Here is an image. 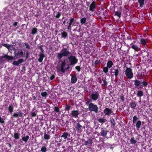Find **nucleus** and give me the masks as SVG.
<instances>
[{
	"mask_svg": "<svg viewBox=\"0 0 152 152\" xmlns=\"http://www.w3.org/2000/svg\"><path fill=\"white\" fill-rule=\"evenodd\" d=\"M75 128L76 130H77L78 132H80V131L82 128V126L78 123L76 125Z\"/></svg>",
	"mask_w": 152,
	"mask_h": 152,
	"instance_id": "nucleus-19",
	"label": "nucleus"
},
{
	"mask_svg": "<svg viewBox=\"0 0 152 152\" xmlns=\"http://www.w3.org/2000/svg\"><path fill=\"white\" fill-rule=\"evenodd\" d=\"M71 108V107L70 105H68L67 104H65V109L64 110L66 111H67L68 113H69V111Z\"/></svg>",
	"mask_w": 152,
	"mask_h": 152,
	"instance_id": "nucleus-22",
	"label": "nucleus"
},
{
	"mask_svg": "<svg viewBox=\"0 0 152 152\" xmlns=\"http://www.w3.org/2000/svg\"><path fill=\"white\" fill-rule=\"evenodd\" d=\"M86 19L85 18H82L80 20V23L82 24L85 23L86 21Z\"/></svg>",
	"mask_w": 152,
	"mask_h": 152,
	"instance_id": "nucleus-37",
	"label": "nucleus"
},
{
	"mask_svg": "<svg viewBox=\"0 0 152 152\" xmlns=\"http://www.w3.org/2000/svg\"><path fill=\"white\" fill-rule=\"evenodd\" d=\"M23 52L21 51L18 52L16 54V55L20 57L23 56Z\"/></svg>",
	"mask_w": 152,
	"mask_h": 152,
	"instance_id": "nucleus-28",
	"label": "nucleus"
},
{
	"mask_svg": "<svg viewBox=\"0 0 152 152\" xmlns=\"http://www.w3.org/2000/svg\"><path fill=\"white\" fill-rule=\"evenodd\" d=\"M37 31V29L35 27H34L31 30V33L32 34L34 35L36 33Z\"/></svg>",
	"mask_w": 152,
	"mask_h": 152,
	"instance_id": "nucleus-33",
	"label": "nucleus"
},
{
	"mask_svg": "<svg viewBox=\"0 0 152 152\" xmlns=\"http://www.w3.org/2000/svg\"><path fill=\"white\" fill-rule=\"evenodd\" d=\"M138 118L136 115L134 116L133 118V124H135L136 123L137 121L138 120Z\"/></svg>",
	"mask_w": 152,
	"mask_h": 152,
	"instance_id": "nucleus-38",
	"label": "nucleus"
},
{
	"mask_svg": "<svg viewBox=\"0 0 152 152\" xmlns=\"http://www.w3.org/2000/svg\"><path fill=\"white\" fill-rule=\"evenodd\" d=\"M135 125L137 129H139L140 128V126L141 124V122L139 120L137 122H136Z\"/></svg>",
	"mask_w": 152,
	"mask_h": 152,
	"instance_id": "nucleus-27",
	"label": "nucleus"
},
{
	"mask_svg": "<svg viewBox=\"0 0 152 152\" xmlns=\"http://www.w3.org/2000/svg\"><path fill=\"white\" fill-rule=\"evenodd\" d=\"M79 114V110H72L71 111V113L69 114V116L72 117L77 118Z\"/></svg>",
	"mask_w": 152,
	"mask_h": 152,
	"instance_id": "nucleus-8",
	"label": "nucleus"
},
{
	"mask_svg": "<svg viewBox=\"0 0 152 152\" xmlns=\"http://www.w3.org/2000/svg\"><path fill=\"white\" fill-rule=\"evenodd\" d=\"M104 113L106 115H110L113 112L112 110L109 108H105L104 110Z\"/></svg>",
	"mask_w": 152,
	"mask_h": 152,
	"instance_id": "nucleus-10",
	"label": "nucleus"
},
{
	"mask_svg": "<svg viewBox=\"0 0 152 152\" xmlns=\"http://www.w3.org/2000/svg\"><path fill=\"white\" fill-rule=\"evenodd\" d=\"M30 114L32 117H35L37 115V113L34 112H31Z\"/></svg>",
	"mask_w": 152,
	"mask_h": 152,
	"instance_id": "nucleus-50",
	"label": "nucleus"
},
{
	"mask_svg": "<svg viewBox=\"0 0 152 152\" xmlns=\"http://www.w3.org/2000/svg\"><path fill=\"white\" fill-rule=\"evenodd\" d=\"M12 116L13 117L16 118H18L19 116L22 117L23 116V113L21 111H20L18 112V113H13Z\"/></svg>",
	"mask_w": 152,
	"mask_h": 152,
	"instance_id": "nucleus-11",
	"label": "nucleus"
},
{
	"mask_svg": "<svg viewBox=\"0 0 152 152\" xmlns=\"http://www.w3.org/2000/svg\"><path fill=\"white\" fill-rule=\"evenodd\" d=\"M1 57V58H5L6 59L8 60H13L15 59L14 57L12 56H9L7 54L2 56Z\"/></svg>",
	"mask_w": 152,
	"mask_h": 152,
	"instance_id": "nucleus-13",
	"label": "nucleus"
},
{
	"mask_svg": "<svg viewBox=\"0 0 152 152\" xmlns=\"http://www.w3.org/2000/svg\"><path fill=\"white\" fill-rule=\"evenodd\" d=\"M61 13L60 12H57V14L55 16L56 18H60V17L61 16Z\"/></svg>",
	"mask_w": 152,
	"mask_h": 152,
	"instance_id": "nucleus-46",
	"label": "nucleus"
},
{
	"mask_svg": "<svg viewBox=\"0 0 152 152\" xmlns=\"http://www.w3.org/2000/svg\"><path fill=\"white\" fill-rule=\"evenodd\" d=\"M58 53L57 57L58 59H61L63 57H66L72 55V53L69 51L61 52Z\"/></svg>",
	"mask_w": 152,
	"mask_h": 152,
	"instance_id": "nucleus-3",
	"label": "nucleus"
},
{
	"mask_svg": "<svg viewBox=\"0 0 152 152\" xmlns=\"http://www.w3.org/2000/svg\"><path fill=\"white\" fill-rule=\"evenodd\" d=\"M96 7V2L94 1H92L91 3L89 6V10L93 12Z\"/></svg>",
	"mask_w": 152,
	"mask_h": 152,
	"instance_id": "nucleus-9",
	"label": "nucleus"
},
{
	"mask_svg": "<svg viewBox=\"0 0 152 152\" xmlns=\"http://www.w3.org/2000/svg\"><path fill=\"white\" fill-rule=\"evenodd\" d=\"M143 95V92L141 90H138L137 92V96L139 97H141Z\"/></svg>",
	"mask_w": 152,
	"mask_h": 152,
	"instance_id": "nucleus-21",
	"label": "nucleus"
},
{
	"mask_svg": "<svg viewBox=\"0 0 152 152\" xmlns=\"http://www.w3.org/2000/svg\"><path fill=\"white\" fill-rule=\"evenodd\" d=\"M125 72V75L128 78L131 79L133 77V74L132 70L130 68L126 67Z\"/></svg>",
	"mask_w": 152,
	"mask_h": 152,
	"instance_id": "nucleus-4",
	"label": "nucleus"
},
{
	"mask_svg": "<svg viewBox=\"0 0 152 152\" xmlns=\"http://www.w3.org/2000/svg\"><path fill=\"white\" fill-rule=\"evenodd\" d=\"M91 100L90 99H89L88 100H87L86 102V104L88 106L89 104L91 102Z\"/></svg>",
	"mask_w": 152,
	"mask_h": 152,
	"instance_id": "nucleus-57",
	"label": "nucleus"
},
{
	"mask_svg": "<svg viewBox=\"0 0 152 152\" xmlns=\"http://www.w3.org/2000/svg\"><path fill=\"white\" fill-rule=\"evenodd\" d=\"M113 65V62L111 61H109L107 63V66L108 68H110L112 67Z\"/></svg>",
	"mask_w": 152,
	"mask_h": 152,
	"instance_id": "nucleus-26",
	"label": "nucleus"
},
{
	"mask_svg": "<svg viewBox=\"0 0 152 152\" xmlns=\"http://www.w3.org/2000/svg\"><path fill=\"white\" fill-rule=\"evenodd\" d=\"M77 78L75 75H74L72 76L71 79V82L72 84L75 83L77 81Z\"/></svg>",
	"mask_w": 152,
	"mask_h": 152,
	"instance_id": "nucleus-15",
	"label": "nucleus"
},
{
	"mask_svg": "<svg viewBox=\"0 0 152 152\" xmlns=\"http://www.w3.org/2000/svg\"><path fill=\"white\" fill-rule=\"evenodd\" d=\"M41 151L42 152H46L47 151V148L45 146H43L41 148Z\"/></svg>",
	"mask_w": 152,
	"mask_h": 152,
	"instance_id": "nucleus-45",
	"label": "nucleus"
},
{
	"mask_svg": "<svg viewBox=\"0 0 152 152\" xmlns=\"http://www.w3.org/2000/svg\"><path fill=\"white\" fill-rule=\"evenodd\" d=\"M108 68L107 66L104 67L103 69V72L105 73H107L108 71Z\"/></svg>",
	"mask_w": 152,
	"mask_h": 152,
	"instance_id": "nucleus-42",
	"label": "nucleus"
},
{
	"mask_svg": "<svg viewBox=\"0 0 152 152\" xmlns=\"http://www.w3.org/2000/svg\"><path fill=\"white\" fill-rule=\"evenodd\" d=\"M13 109L14 107L12 105H10L9 106L8 108V110L9 111V112L10 114H11L13 112Z\"/></svg>",
	"mask_w": 152,
	"mask_h": 152,
	"instance_id": "nucleus-29",
	"label": "nucleus"
},
{
	"mask_svg": "<svg viewBox=\"0 0 152 152\" xmlns=\"http://www.w3.org/2000/svg\"><path fill=\"white\" fill-rule=\"evenodd\" d=\"M5 123V121H4V119L1 118V115H0V123L1 124H4Z\"/></svg>",
	"mask_w": 152,
	"mask_h": 152,
	"instance_id": "nucleus-48",
	"label": "nucleus"
},
{
	"mask_svg": "<svg viewBox=\"0 0 152 152\" xmlns=\"http://www.w3.org/2000/svg\"><path fill=\"white\" fill-rule=\"evenodd\" d=\"M148 84V81L145 79H143L142 81H141V86L140 88H142V87L144 88L147 87Z\"/></svg>",
	"mask_w": 152,
	"mask_h": 152,
	"instance_id": "nucleus-14",
	"label": "nucleus"
},
{
	"mask_svg": "<svg viewBox=\"0 0 152 152\" xmlns=\"http://www.w3.org/2000/svg\"><path fill=\"white\" fill-rule=\"evenodd\" d=\"M66 67L65 68H64V69H65V71L66 70H69L70 68V66H72V65H70V64H66Z\"/></svg>",
	"mask_w": 152,
	"mask_h": 152,
	"instance_id": "nucleus-44",
	"label": "nucleus"
},
{
	"mask_svg": "<svg viewBox=\"0 0 152 152\" xmlns=\"http://www.w3.org/2000/svg\"><path fill=\"white\" fill-rule=\"evenodd\" d=\"M39 58L38 59V61L40 63L42 62L43 58L45 57L44 53H40L39 55Z\"/></svg>",
	"mask_w": 152,
	"mask_h": 152,
	"instance_id": "nucleus-16",
	"label": "nucleus"
},
{
	"mask_svg": "<svg viewBox=\"0 0 152 152\" xmlns=\"http://www.w3.org/2000/svg\"><path fill=\"white\" fill-rule=\"evenodd\" d=\"M66 65L65 60H64L61 62L60 64V68H58L57 69V72H59L61 71L63 73H64L65 72L64 67Z\"/></svg>",
	"mask_w": 152,
	"mask_h": 152,
	"instance_id": "nucleus-6",
	"label": "nucleus"
},
{
	"mask_svg": "<svg viewBox=\"0 0 152 152\" xmlns=\"http://www.w3.org/2000/svg\"><path fill=\"white\" fill-rule=\"evenodd\" d=\"M29 55V53L28 51H27L26 52V59H27Z\"/></svg>",
	"mask_w": 152,
	"mask_h": 152,
	"instance_id": "nucleus-62",
	"label": "nucleus"
},
{
	"mask_svg": "<svg viewBox=\"0 0 152 152\" xmlns=\"http://www.w3.org/2000/svg\"><path fill=\"white\" fill-rule=\"evenodd\" d=\"M130 45L131 46L130 48L134 50L135 51H137L138 49L140 48V44L139 43V44H137L135 41H133L130 44Z\"/></svg>",
	"mask_w": 152,
	"mask_h": 152,
	"instance_id": "nucleus-7",
	"label": "nucleus"
},
{
	"mask_svg": "<svg viewBox=\"0 0 152 152\" xmlns=\"http://www.w3.org/2000/svg\"><path fill=\"white\" fill-rule=\"evenodd\" d=\"M98 121L99 123L103 124L105 122L106 120L104 118H99L98 119Z\"/></svg>",
	"mask_w": 152,
	"mask_h": 152,
	"instance_id": "nucleus-23",
	"label": "nucleus"
},
{
	"mask_svg": "<svg viewBox=\"0 0 152 152\" xmlns=\"http://www.w3.org/2000/svg\"><path fill=\"white\" fill-rule=\"evenodd\" d=\"M134 85L136 87L138 88L141 86V81L138 80H133Z\"/></svg>",
	"mask_w": 152,
	"mask_h": 152,
	"instance_id": "nucleus-12",
	"label": "nucleus"
},
{
	"mask_svg": "<svg viewBox=\"0 0 152 152\" xmlns=\"http://www.w3.org/2000/svg\"><path fill=\"white\" fill-rule=\"evenodd\" d=\"M12 64L14 65L15 66H18V62L17 61H14L13 62Z\"/></svg>",
	"mask_w": 152,
	"mask_h": 152,
	"instance_id": "nucleus-61",
	"label": "nucleus"
},
{
	"mask_svg": "<svg viewBox=\"0 0 152 152\" xmlns=\"http://www.w3.org/2000/svg\"><path fill=\"white\" fill-rule=\"evenodd\" d=\"M69 134H63V135L61 136L62 137H64L65 139L67 137V136Z\"/></svg>",
	"mask_w": 152,
	"mask_h": 152,
	"instance_id": "nucleus-56",
	"label": "nucleus"
},
{
	"mask_svg": "<svg viewBox=\"0 0 152 152\" xmlns=\"http://www.w3.org/2000/svg\"><path fill=\"white\" fill-rule=\"evenodd\" d=\"M2 46L5 47L8 49H9L11 47V45H10L9 44L7 43L3 44H2Z\"/></svg>",
	"mask_w": 152,
	"mask_h": 152,
	"instance_id": "nucleus-40",
	"label": "nucleus"
},
{
	"mask_svg": "<svg viewBox=\"0 0 152 152\" xmlns=\"http://www.w3.org/2000/svg\"><path fill=\"white\" fill-rule=\"evenodd\" d=\"M61 36L63 38H65L68 36V33L65 31H64L61 33Z\"/></svg>",
	"mask_w": 152,
	"mask_h": 152,
	"instance_id": "nucleus-24",
	"label": "nucleus"
},
{
	"mask_svg": "<svg viewBox=\"0 0 152 152\" xmlns=\"http://www.w3.org/2000/svg\"><path fill=\"white\" fill-rule=\"evenodd\" d=\"M100 63V61L99 60L97 59L95 61L94 64L96 65H97Z\"/></svg>",
	"mask_w": 152,
	"mask_h": 152,
	"instance_id": "nucleus-59",
	"label": "nucleus"
},
{
	"mask_svg": "<svg viewBox=\"0 0 152 152\" xmlns=\"http://www.w3.org/2000/svg\"><path fill=\"white\" fill-rule=\"evenodd\" d=\"M145 0H138V2L140 6L141 7H142L144 4Z\"/></svg>",
	"mask_w": 152,
	"mask_h": 152,
	"instance_id": "nucleus-30",
	"label": "nucleus"
},
{
	"mask_svg": "<svg viewBox=\"0 0 152 152\" xmlns=\"http://www.w3.org/2000/svg\"><path fill=\"white\" fill-rule=\"evenodd\" d=\"M25 45L26 46V48L28 49H30V47L28 43H24Z\"/></svg>",
	"mask_w": 152,
	"mask_h": 152,
	"instance_id": "nucleus-53",
	"label": "nucleus"
},
{
	"mask_svg": "<svg viewBox=\"0 0 152 152\" xmlns=\"http://www.w3.org/2000/svg\"><path fill=\"white\" fill-rule=\"evenodd\" d=\"M110 121L111 126L112 127L115 126V123L114 119L113 118H110Z\"/></svg>",
	"mask_w": 152,
	"mask_h": 152,
	"instance_id": "nucleus-20",
	"label": "nucleus"
},
{
	"mask_svg": "<svg viewBox=\"0 0 152 152\" xmlns=\"http://www.w3.org/2000/svg\"><path fill=\"white\" fill-rule=\"evenodd\" d=\"M14 136L15 138L16 139H18L19 138L18 134H14Z\"/></svg>",
	"mask_w": 152,
	"mask_h": 152,
	"instance_id": "nucleus-54",
	"label": "nucleus"
},
{
	"mask_svg": "<svg viewBox=\"0 0 152 152\" xmlns=\"http://www.w3.org/2000/svg\"><path fill=\"white\" fill-rule=\"evenodd\" d=\"M41 95L42 97H45L48 96V94L47 92L44 91L41 93Z\"/></svg>",
	"mask_w": 152,
	"mask_h": 152,
	"instance_id": "nucleus-39",
	"label": "nucleus"
},
{
	"mask_svg": "<svg viewBox=\"0 0 152 152\" xmlns=\"http://www.w3.org/2000/svg\"><path fill=\"white\" fill-rule=\"evenodd\" d=\"M66 60L69 63L70 65H73L77 64L78 62V59L75 56L71 55L66 58Z\"/></svg>",
	"mask_w": 152,
	"mask_h": 152,
	"instance_id": "nucleus-1",
	"label": "nucleus"
},
{
	"mask_svg": "<svg viewBox=\"0 0 152 152\" xmlns=\"http://www.w3.org/2000/svg\"><path fill=\"white\" fill-rule=\"evenodd\" d=\"M88 141V142L89 146H91L93 143V141L91 138H89Z\"/></svg>",
	"mask_w": 152,
	"mask_h": 152,
	"instance_id": "nucleus-41",
	"label": "nucleus"
},
{
	"mask_svg": "<svg viewBox=\"0 0 152 152\" xmlns=\"http://www.w3.org/2000/svg\"><path fill=\"white\" fill-rule=\"evenodd\" d=\"M134 39V38L133 37L129 36L127 37L126 40H133Z\"/></svg>",
	"mask_w": 152,
	"mask_h": 152,
	"instance_id": "nucleus-55",
	"label": "nucleus"
},
{
	"mask_svg": "<svg viewBox=\"0 0 152 152\" xmlns=\"http://www.w3.org/2000/svg\"><path fill=\"white\" fill-rule=\"evenodd\" d=\"M18 62V65H19V64H21L22 63H23L24 61V60L23 59H19L18 60V61H17Z\"/></svg>",
	"mask_w": 152,
	"mask_h": 152,
	"instance_id": "nucleus-49",
	"label": "nucleus"
},
{
	"mask_svg": "<svg viewBox=\"0 0 152 152\" xmlns=\"http://www.w3.org/2000/svg\"><path fill=\"white\" fill-rule=\"evenodd\" d=\"M102 80L103 81L104 83L103 84H102V86H106L107 82L106 80L102 79Z\"/></svg>",
	"mask_w": 152,
	"mask_h": 152,
	"instance_id": "nucleus-43",
	"label": "nucleus"
},
{
	"mask_svg": "<svg viewBox=\"0 0 152 152\" xmlns=\"http://www.w3.org/2000/svg\"><path fill=\"white\" fill-rule=\"evenodd\" d=\"M90 98L93 101L97 100L99 97V93L96 91L93 92L90 95Z\"/></svg>",
	"mask_w": 152,
	"mask_h": 152,
	"instance_id": "nucleus-5",
	"label": "nucleus"
},
{
	"mask_svg": "<svg viewBox=\"0 0 152 152\" xmlns=\"http://www.w3.org/2000/svg\"><path fill=\"white\" fill-rule=\"evenodd\" d=\"M140 42L141 44L144 46V47L146 48L145 46L147 45V42L145 39L143 38H141L140 39Z\"/></svg>",
	"mask_w": 152,
	"mask_h": 152,
	"instance_id": "nucleus-17",
	"label": "nucleus"
},
{
	"mask_svg": "<svg viewBox=\"0 0 152 152\" xmlns=\"http://www.w3.org/2000/svg\"><path fill=\"white\" fill-rule=\"evenodd\" d=\"M29 136L28 135H27L26 137H22V139L23 141L25 142H26L29 139Z\"/></svg>",
	"mask_w": 152,
	"mask_h": 152,
	"instance_id": "nucleus-34",
	"label": "nucleus"
},
{
	"mask_svg": "<svg viewBox=\"0 0 152 152\" xmlns=\"http://www.w3.org/2000/svg\"><path fill=\"white\" fill-rule=\"evenodd\" d=\"M44 138L45 140H49L50 138V135L47 134H45L44 136Z\"/></svg>",
	"mask_w": 152,
	"mask_h": 152,
	"instance_id": "nucleus-36",
	"label": "nucleus"
},
{
	"mask_svg": "<svg viewBox=\"0 0 152 152\" xmlns=\"http://www.w3.org/2000/svg\"><path fill=\"white\" fill-rule=\"evenodd\" d=\"M114 71L112 73L114 74V75L115 78H117L119 73V71L118 68L113 69Z\"/></svg>",
	"mask_w": 152,
	"mask_h": 152,
	"instance_id": "nucleus-18",
	"label": "nucleus"
},
{
	"mask_svg": "<svg viewBox=\"0 0 152 152\" xmlns=\"http://www.w3.org/2000/svg\"><path fill=\"white\" fill-rule=\"evenodd\" d=\"M88 109L91 112H94L97 113L99 112V108L97 105L92 102H91L88 105Z\"/></svg>",
	"mask_w": 152,
	"mask_h": 152,
	"instance_id": "nucleus-2",
	"label": "nucleus"
},
{
	"mask_svg": "<svg viewBox=\"0 0 152 152\" xmlns=\"http://www.w3.org/2000/svg\"><path fill=\"white\" fill-rule=\"evenodd\" d=\"M55 76L54 75H51L50 77V80H53L55 78Z\"/></svg>",
	"mask_w": 152,
	"mask_h": 152,
	"instance_id": "nucleus-64",
	"label": "nucleus"
},
{
	"mask_svg": "<svg viewBox=\"0 0 152 152\" xmlns=\"http://www.w3.org/2000/svg\"><path fill=\"white\" fill-rule=\"evenodd\" d=\"M73 24L70 22L69 23L68 26H67V29H70L71 28V26L72 24Z\"/></svg>",
	"mask_w": 152,
	"mask_h": 152,
	"instance_id": "nucleus-60",
	"label": "nucleus"
},
{
	"mask_svg": "<svg viewBox=\"0 0 152 152\" xmlns=\"http://www.w3.org/2000/svg\"><path fill=\"white\" fill-rule=\"evenodd\" d=\"M42 47V45H40V46H39V49H40V50H41V53H43L44 50H43V49Z\"/></svg>",
	"mask_w": 152,
	"mask_h": 152,
	"instance_id": "nucleus-58",
	"label": "nucleus"
},
{
	"mask_svg": "<svg viewBox=\"0 0 152 152\" xmlns=\"http://www.w3.org/2000/svg\"><path fill=\"white\" fill-rule=\"evenodd\" d=\"M121 12L119 11H117L115 12L114 15L115 16H118L119 18H120L121 16Z\"/></svg>",
	"mask_w": 152,
	"mask_h": 152,
	"instance_id": "nucleus-31",
	"label": "nucleus"
},
{
	"mask_svg": "<svg viewBox=\"0 0 152 152\" xmlns=\"http://www.w3.org/2000/svg\"><path fill=\"white\" fill-rule=\"evenodd\" d=\"M75 69L78 72H79L81 70V68L80 66H76L75 67Z\"/></svg>",
	"mask_w": 152,
	"mask_h": 152,
	"instance_id": "nucleus-52",
	"label": "nucleus"
},
{
	"mask_svg": "<svg viewBox=\"0 0 152 152\" xmlns=\"http://www.w3.org/2000/svg\"><path fill=\"white\" fill-rule=\"evenodd\" d=\"M130 106L131 108H134L136 107V104L135 102H131L130 104Z\"/></svg>",
	"mask_w": 152,
	"mask_h": 152,
	"instance_id": "nucleus-35",
	"label": "nucleus"
},
{
	"mask_svg": "<svg viewBox=\"0 0 152 152\" xmlns=\"http://www.w3.org/2000/svg\"><path fill=\"white\" fill-rule=\"evenodd\" d=\"M120 99H121V100L122 102H123L124 101V95L122 94L121 95V96L120 97Z\"/></svg>",
	"mask_w": 152,
	"mask_h": 152,
	"instance_id": "nucleus-51",
	"label": "nucleus"
},
{
	"mask_svg": "<svg viewBox=\"0 0 152 152\" xmlns=\"http://www.w3.org/2000/svg\"><path fill=\"white\" fill-rule=\"evenodd\" d=\"M137 140L134 139V137H132L131 138L130 140V143L132 144H135L137 142Z\"/></svg>",
	"mask_w": 152,
	"mask_h": 152,
	"instance_id": "nucleus-32",
	"label": "nucleus"
},
{
	"mask_svg": "<svg viewBox=\"0 0 152 152\" xmlns=\"http://www.w3.org/2000/svg\"><path fill=\"white\" fill-rule=\"evenodd\" d=\"M68 51L69 50L66 48H63V49L61 51V52L66 51Z\"/></svg>",
	"mask_w": 152,
	"mask_h": 152,
	"instance_id": "nucleus-63",
	"label": "nucleus"
},
{
	"mask_svg": "<svg viewBox=\"0 0 152 152\" xmlns=\"http://www.w3.org/2000/svg\"><path fill=\"white\" fill-rule=\"evenodd\" d=\"M76 21V20L74 19V17H71L70 18V19H69V22H70L73 24V25H72L73 26H75V25H74V24Z\"/></svg>",
	"mask_w": 152,
	"mask_h": 152,
	"instance_id": "nucleus-25",
	"label": "nucleus"
},
{
	"mask_svg": "<svg viewBox=\"0 0 152 152\" xmlns=\"http://www.w3.org/2000/svg\"><path fill=\"white\" fill-rule=\"evenodd\" d=\"M54 110L56 113H58L60 111L58 107H55Z\"/></svg>",
	"mask_w": 152,
	"mask_h": 152,
	"instance_id": "nucleus-47",
	"label": "nucleus"
}]
</instances>
